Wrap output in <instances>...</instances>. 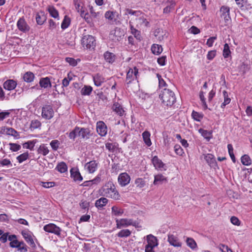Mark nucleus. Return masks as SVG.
Listing matches in <instances>:
<instances>
[{
	"label": "nucleus",
	"mask_w": 252,
	"mask_h": 252,
	"mask_svg": "<svg viewBox=\"0 0 252 252\" xmlns=\"http://www.w3.org/2000/svg\"><path fill=\"white\" fill-rule=\"evenodd\" d=\"M108 200L105 197H101L95 202V206L98 209H101L108 203Z\"/></svg>",
	"instance_id": "obj_22"
},
{
	"label": "nucleus",
	"mask_w": 252,
	"mask_h": 252,
	"mask_svg": "<svg viewBox=\"0 0 252 252\" xmlns=\"http://www.w3.org/2000/svg\"><path fill=\"white\" fill-rule=\"evenodd\" d=\"M124 34L125 32L123 30L116 27L110 31L108 38L109 40H111L114 42H117L122 39Z\"/></svg>",
	"instance_id": "obj_3"
},
{
	"label": "nucleus",
	"mask_w": 252,
	"mask_h": 252,
	"mask_svg": "<svg viewBox=\"0 0 252 252\" xmlns=\"http://www.w3.org/2000/svg\"><path fill=\"white\" fill-rule=\"evenodd\" d=\"M229 8L227 6H223L220 8V12L222 13L221 16L223 17L225 21H228L230 19L229 16Z\"/></svg>",
	"instance_id": "obj_27"
},
{
	"label": "nucleus",
	"mask_w": 252,
	"mask_h": 252,
	"mask_svg": "<svg viewBox=\"0 0 252 252\" xmlns=\"http://www.w3.org/2000/svg\"><path fill=\"white\" fill-rule=\"evenodd\" d=\"M224 101L221 105V108H224L227 104H228L231 101V99L228 97L227 92L226 91H223L222 92Z\"/></svg>",
	"instance_id": "obj_37"
},
{
	"label": "nucleus",
	"mask_w": 252,
	"mask_h": 252,
	"mask_svg": "<svg viewBox=\"0 0 252 252\" xmlns=\"http://www.w3.org/2000/svg\"><path fill=\"white\" fill-rule=\"evenodd\" d=\"M126 15H131V16H133V17L135 18L138 15L140 14V11H134L131 9H126Z\"/></svg>",
	"instance_id": "obj_55"
},
{
	"label": "nucleus",
	"mask_w": 252,
	"mask_h": 252,
	"mask_svg": "<svg viewBox=\"0 0 252 252\" xmlns=\"http://www.w3.org/2000/svg\"><path fill=\"white\" fill-rule=\"evenodd\" d=\"M187 245L192 249L196 248L197 244L193 239L191 238H188L186 240Z\"/></svg>",
	"instance_id": "obj_44"
},
{
	"label": "nucleus",
	"mask_w": 252,
	"mask_h": 252,
	"mask_svg": "<svg viewBox=\"0 0 252 252\" xmlns=\"http://www.w3.org/2000/svg\"><path fill=\"white\" fill-rule=\"evenodd\" d=\"M152 162L156 169L161 171L166 170L165 164L158 156H154L152 159Z\"/></svg>",
	"instance_id": "obj_8"
},
{
	"label": "nucleus",
	"mask_w": 252,
	"mask_h": 252,
	"mask_svg": "<svg viewBox=\"0 0 252 252\" xmlns=\"http://www.w3.org/2000/svg\"><path fill=\"white\" fill-rule=\"evenodd\" d=\"M162 48L161 45L154 44L151 47V51L155 55H159L162 52Z\"/></svg>",
	"instance_id": "obj_31"
},
{
	"label": "nucleus",
	"mask_w": 252,
	"mask_h": 252,
	"mask_svg": "<svg viewBox=\"0 0 252 252\" xmlns=\"http://www.w3.org/2000/svg\"><path fill=\"white\" fill-rule=\"evenodd\" d=\"M34 78V75L33 73L31 72H27L24 74L23 76V79L27 82H32Z\"/></svg>",
	"instance_id": "obj_34"
},
{
	"label": "nucleus",
	"mask_w": 252,
	"mask_h": 252,
	"mask_svg": "<svg viewBox=\"0 0 252 252\" xmlns=\"http://www.w3.org/2000/svg\"><path fill=\"white\" fill-rule=\"evenodd\" d=\"M241 162L243 165H249L251 163V160L249 156L245 155L241 158Z\"/></svg>",
	"instance_id": "obj_45"
},
{
	"label": "nucleus",
	"mask_w": 252,
	"mask_h": 252,
	"mask_svg": "<svg viewBox=\"0 0 252 252\" xmlns=\"http://www.w3.org/2000/svg\"><path fill=\"white\" fill-rule=\"evenodd\" d=\"M218 248L221 252H232V251L227 246L224 244H220Z\"/></svg>",
	"instance_id": "obj_61"
},
{
	"label": "nucleus",
	"mask_w": 252,
	"mask_h": 252,
	"mask_svg": "<svg viewBox=\"0 0 252 252\" xmlns=\"http://www.w3.org/2000/svg\"><path fill=\"white\" fill-rule=\"evenodd\" d=\"M112 109L117 115L120 117L126 115V111L123 106L118 102H114Z\"/></svg>",
	"instance_id": "obj_14"
},
{
	"label": "nucleus",
	"mask_w": 252,
	"mask_h": 252,
	"mask_svg": "<svg viewBox=\"0 0 252 252\" xmlns=\"http://www.w3.org/2000/svg\"><path fill=\"white\" fill-rule=\"evenodd\" d=\"M81 41L83 46L87 49H93L95 45V40L94 36L91 35H84Z\"/></svg>",
	"instance_id": "obj_5"
},
{
	"label": "nucleus",
	"mask_w": 252,
	"mask_h": 252,
	"mask_svg": "<svg viewBox=\"0 0 252 252\" xmlns=\"http://www.w3.org/2000/svg\"><path fill=\"white\" fill-rule=\"evenodd\" d=\"M150 136H151V134L148 131H145L142 133V137H143V139L144 141V143L148 147L152 145V142L151 141Z\"/></svg>",
	"instance_id": "obj_28"
},
{
	"label": "nucleus",
	"mask_w": 252,
	"mask_h": 252,
	"mask_svg": "<svg viewBox=\"0 0 252 252\" xmlns=\"http://www.w3.org/2000/svg\"><path fill=\"white\" fill-rule=\"evenodd\" d=\"M133 21L135 22L136 26L138 28H145L149 26V22L145 17L143 13L140 12V14L138 15L136 17H133L131 19V21Z\"/></svg>",
	"instance_id": "obj_4"
},
{
	"label": "nucleus",
	"mask_w": 252,
	"mask_h": 252,
	"mask_svg": "<svg viewBox=\"0 0 252 252\" xmlns=\"http://www.w3.org/2000/svg\"><path fill=\"white\" fill-rule=\"evenodd\" d=\"M96 130L97 133L101 136H105L107 134V126L102 121H99L96 124Z\"/></svg>",
	"instance_id": "obj_16"
},
{
	"label": "nucleus",
	"mask_w": 252,
	"mask_h": 252,
	"mask_svg": "<svg viewBox=\"0 0 252 252\" xmlns=\"http://www.w3.org/2000/svg\"><path fill=\"white\" fill-rule=\"evenodd\" d=\"M93 91V88L90 86H85L81 90V93L83 95H89Z\"/></svg>",
	"instance_id": "obj_36"
},
{
	"label": "nucleus",
	"mask_w": 252,
	"mask_h": 252,
	"mask_svg": "<svg viewBox=\"0 0 252 252\" xmlns=\"http://www.w3.org/2000/svg\"><path fill=\"white\" fill-rule=\"evenodd\" d=\"M131 234V231L129 229H123L121 230L118 234L117 236L119 237L123 238L127 237L130 236Z\"/></svg>",
	"instance_id": "obj_40"
},
{
	"label": "nucleus",
	"mask_w": 252,
	"mask_h": 252,
	"mask_svg": "<svg viewBox=\"0 0 252 252\" xmlns=\"http://www.w3.org/2000/svg\"><path fill=\"white\" fill-rule=\"evenodd\" d=\"M117 227L121 228L123 227H127L129 225L136 226L137 223L131 219H121L116 220Z\"/></svg>",
	"instance_id": "obj_7"
},
{
	"label": "nucleus",
	"mask_w": 252,
	"mask_h": 252,
	"mask_svg": "<svg viewBox=\"0 0 252 252\" xmlns=\"http://www.w3.org/2000/svg\"><path fill=\"white\" fill-rule=\"evenodd\" d=\"M164 182H167V179L163 175L158 174L155 175L154 184L156 185L158 184H162Z\"/></svg>",
	"instance_id": "obj_26"
},
{
	"label": "nucleus",
	"mask_w": 252,
	"mask_h": 252,
	"mask_svg": "<svg viewBox=\"0 0 252 252\" xmlns=\"http://www.w3.org/2000/svg\"><path fill=\"white\" fill-rule=\"evenodd\" d=\"M216 55V50H211L208 52L207 58L209 60H212Z\"/></svg>",
	"instance_id": "obj_63"
},
{
	"label": "nucleus",
	"mask_w": 252,
	"mask_h": 252,
	"mask_svg": "<svg viewBox=\"0 0 252 252\" xmlns=\"http://www.w3.org/2000/svg\"><path fill=\"white\" fill-rule=\"evenodd\" d=\"M175 5V3L174 1H172L169 2V4H168L166 7L163 9V13H169L172 10L174 9V6Z\"/></svg>",
	"instance_id": "obj_41"
},
{
	"label": "nucleus",
	"mask_w": 252,
	"mask_h": 252,
	"mask_svg": "<svg viewBox=\"0 0 252 252\" xmlns=\"http://www.w3.org/2000/svg\"><path fill=\"white\" fill-rule=\"evenodd\" d=\"M116 14L115 12L107 11L105 13V17L108 20L112 21L115 19Z\"/></svg>",
	"instance_id": "obj_46"
},
{
	"label": "nucleus",
	"mask_w": 252,
	"mask_h": 252,
	"mask_svg": "<svg viewBox=\"0 0 252 252\" xmlns=\"http://www.w3.org/2000/svg\"><path fill=\"white\" fill-rule=\"evenodd\" d=\"M73 2L75 8L77 12H79V11H81V9L83 8L82 5H81V0H74Z\"/></svg>",
	"instance_id": "obj_59"
},
{
	"label": "nucleus",
	"mask_w": 252,
	"mask_h": 252,
	"mask_svg": "<svg viewBox=\"0 0 252 252\" xmlns=\"http://www.w3.org/2000/svg\"><path fill=\"white\" fill-rule=\"evenodd\" d=\"M162 102L166 106H172L176 101L174 93L169 89H164L159 94Z\"/></svg>",
	"instance_id": "obj_2"
},
{
	"label": "nucleus",
	"mask_w": 252,
	"mask_h": 252,
	"mask_svg": "<svg viewBox=\"0 0 252 252\" xmlns=\"http://www.w3.org/2000/svg\"><path fill=\"white\" fill-rule=\"evenodd\" d=\"M132 22L131 21L129 22L131 33L134 35L135 37L139 39L140 37L139 32L133 27V26L132 25Z\"/></svg>",
	"instance_id": "obj_42"
},
{
	"label": "nucleus",
	"mask_w": 252,
	"mask_h": 252,
	"mask_svg": "<svg viewBox=\"0 0 252 252\" xmlns=\"http://www.w3.org/2000/svg\"><path fill=\"white\" fill-rule=\"evenodd\" d=\"M35 143V142L34 140L29 141L23 144V147L32 150L33 149Z\"/></svg>",
	"instance_id": "obj_54"
},
{
	"label": "nucleus",
	"mask_w": 252,
	"mask_h": 252,
	"mask_svg": "<svg viewBox=\"0 0 252 252\" xmlns=\"http://www.w3.org/2000/svg\"><path fill=\"white\" fill-rule=\"evenodd\" d=\"M48 11L50 15L54 18H57L59 17V13L58 11L54 7H49L48 8Z\"/></svg>",
	"instance_id": "obj_47"
},
{
	"label": "nucleus",
	"mask_w": 252,
	"mask_h": 252,
	"mask_svg": "<svg viewBox=\"0 0 252 252\" xmlns=\"http://www.w3.org/2000/svg\"><path fill=\"white\" fill-rule=\"evenodd\" d=\"M104 57L106 62L112 63L115 61V56L112 53L106 52L104 54Z\"/></svg>",
	"instance_id": "obj_35"
},
{
	"label": "nucleus",
	"mask_w": 252,
	"mask_h": 252,
	"mask_svg": "<svg viewBox=\"0 0 252 252\" xmlns=\"http://www.w3.org/2000/svg\"><path fill=\"white\" fill-rule=\"evenodd\" d=\"M43 229L47 232L54 233L57 235H60L61 229L54 223H49L45 225Z\"/></svg>",
	"instance_id": "obj_9"
},
{
	"label": "nucleus",
	"mask_w": 252,
	"mask_h": 252,
	"mask_svg": "<svg viewBox=\"0 0 252 252\" xmlns=\"http://www.w3.org/2000/svg\"><path fill=\"white\" fill-rule=\"evenodd\" d=\"M106 148L110 152H113L115 150L116 146L115 144L111 143H107L105 144Z\"/></svg>",
	"instance_id": "obj_62"
},
{
	"label": "nucleus",
	"mask_w": 252,
	"mask_h": 252,
	"mask_svg": "<svg viewBox=\"0 0 252 252\" xmlns=\"http://www.w3.org/2000/svg\"><path fill=\"white\" fill-rule=\"evenodd\" d=\"M36 21L38 25H42L45 21V17L43 14L40 15L37 14L36 16Z\"/></svg>",
	"instance_id": "obj_51"
},
{
	"label": "nucleus",
	"mask_w": 252,
	"mask_h": 252,
	"mask_svg": "<svg viewBox=\"0 0 252 252\" xmlns=\"http://www.w3.org/2000/svg\"><path fill=\"white\" fill-rule=\"evenodd\" d=\"M29 153L28 152H27L17 157L16 159L19 162V163H21L23 161L26 160L29 158Z\"/></svg>",
	"instance_id": "obj_38"
},
{
	"label": "nucleus",
	"mask_w": 252,
	"mask_h": 252,
	"mask_svg": "<svg viewBox=\"0 0 252 252\" xmlns=\"http://www.w3.org/2000/svg\"><path fill=\"white\" fill-rule=\"evenodd\" d=\"M174 149L175 153L179 156H183V155L184 154V150L180 145L176 144L174 146Z\"/></svg>",
	"instance_id": "obj_50"
},
{
	"label": "nucleus",
	"mask_w": 252,
	"mask_h": 252,
	"mask_svg": "<svg viewBox=\"0 0 252 252\" xmlns=\"http://www.w3.org/2000/svg\"><path fill=\"white\" fill-rule=\"evenodd\" d=\"M111 209L112 215L115 216H121L124 212V210L118 206H113Z\"/></svg>",
	"instance_id": "obj_30"
},
{
	"label": "nucleus",
	"mask_w": 252,
	"mask_h": 252,
	"mask_svg": "<svg viewBox=\"0 0 252 252\" xmlns=\"http://www.w3.org/2000/svg\"><path fill=\"white\" fill-rule=\"evenodd\" d=\"M70 23V18L66 15L64 16V19L61 24V28L62 29L64 30L68 27Z\"/></svg>",
	"instance_id": "obj_39"
},
{
	"label": "nucleus",
	"mask_w": 252,
	"mask_h": 252,
	"mask_svg": "<svg viewBox=\"0 0 252 252\" xmlns=\"http://www.w3.org/2000/svg\"><path fill=\"white\" fill-rule=\"evenodd\" d=\"M17 85L16 81L13 80H8L3 83V88L8 91H11L15 88Z\"/></svg>",
	"instance_id": "obj_23"
},
{
	"label": "nucleus",
	"mask_w": 252,
	"mask_h": 252,
	"mask_svg": "<svg viewBox=\"0 0 252 252\" xmlns=\"http://www.w3.org/2000/svg\"><path fill=\"white\" fill-rule=\"evenodd\" d=\"M70 175L75 181H81L83 180V177L77 169L72 168L70 170Z\"/></svg>",
	"instance_id": "obj_20"
},
{
	"label": "nucleus",
	"mask_w": 252,
	"mask_h": 252,
	"mask_svg": "<svg viewBox=\"0 0 252 252\" xmlns=\"http://www.w3.org/2000/svg\"><path fill=\"white\" fill-rule=\"evenodd\" d=\"M37 152L38 154L46 156L49 153V151L48 147L45 144H41L38 148Z\"/></svg>",
	"instance_id": "obj_33"
},
{
	"label": "nucleus",
	"mask_w": 252,
	"mask_h": 252,
	"mask_svg": "<svg viewBox=\"0 0 252 252\" xmlns=\"http://www.w3.org/2000/svg\"><path fill=\"white\" fill-rule=\"evenodd\" d=\"M97 165L98 163L95 160H92L85 164V168L89 173H93L97 169Z\"/></svg>",
	"instance_id": "obj_19"
},
{
	"label": "nucleus",
	"mask_w": 252,
	"mask_h": 252,
	"mask_svg": "<svg viewBox=\"0 0 252 252\" xmlns=\"http://www.w3.org/2000/svg\"><path fill=\"white\" fill-rule=\"evenodd\" d=\"M138 69L134 67L133 68H129L126 74V81L127 84L130 83L132 81L137 79Z\"/></svg>",
	"instance_id": "obj_11"
},
{
	"label": "nucleus",
	"mask_w": 252,
	"mask_h": 252,
	"mask_svg": "<svg viewBox=\"0 0 252 252\" xmlns=\"http://www.w3.org/2000/svg\"><path fill=\"white\" fill-rule=\"evenodd\" d=\"M9 145L10 146V150L12 152H17L21 148V146L16 143H10Z\"/></svg>",
	"instance_id": "obj_53"
},
{
	"label": "nucleus",
	"mask_w": 252,
	"mask_h": 252,
	"mask_svg": "<svg viewBox=\"0 0 252 252\" xmlns=\"http://www.w3.org/2000/svg\"><path fill=\"white\" fill-rule=\"evenodd\" d=\"M146 240L147 241L146 246L156 247L158 245L157 238L152 234L148 235L146 236Z\"/></svg>",
	"instance_id": "obj_21"
},
{
	"label": "nucleus",
	"mask_w": 252,
	"mask_h": 252,
	"mask_svg": "<svg viewBox=\"0 0 252 252\" xmlns=\"http://www.w3.org/2000/svg\"><path fill=\"white\" fill-rule=\"evenodd\" d=\"M16 26L19 31L24 33H28L31 30L30 26L23 17L19 18L17 22Z\"/></svg>",
	"instance_id": "obj_6"
},
{
	"label": "nucleus",
	"mask_w": 252,
	"mask_h": 252,
	"mask_svg": "<svg viewBox=\"0 0 252 252\" xmlns=\"http://www.w3.org/2000/svg\"><path fill=\"white\" fill-rule=\"evenodd\" d=\"M39 85L41 88L47 89L48 88H51V83L49 78L48 77L45 78H41L39 81Z\"/></svg>",
	"instance_id": "obj_24"
},
{
	"label": "nucleus",
	"mask_w": 252,
	"mask_h": 252,
	"mask_svg": "<svg viewBox=\"0 0 252 252\" xmlns=\"http://www.w3.org/2000/svg\"><path fill=\"white\" fill-rule=\"evenodd\" d=\"M168 242L175 247H180L182 246V243L179 241L178 237L172 234L168 235Z\"/></svg>",
	"instance_id": "obj_15"
},
{
	"label": "nucleus",
	"mask_w": 252,
	"mask_h": 252,
	"mask_svg": "<svg viewBox=\"0 0 252 252\" xmlns=\"http://www.w3.org/2000/svg\"><path fill=\"white\" fill-rule=\"evenodd\" d=\"M118 181L122 187H125L129 183L130 177L127 173L126 172L122 173L119 175Z\"/></svg>",
	"instance_id": "obj_13"
},
{
	"label": "nucleus",
	"mask_w": 252,
	"mask_h": 252,
	"mask_svg": "<svg viewBox=\"0 0 252 252\" xmlns=\"http://www.w3.org/2000/svg\"><path fill=\"white\" fill-rule=\"evenodd\" d=\"M56 169L60 173H63L67 171V166L64 162H62L58 164Z\"/></svg>",
	"instance_id": "obj_32"
},
{
	"label": "nucleus",
	"mask_w": 252,
	"mask_h": 252,
	"mask_svg": "<svg viewBox=\"0 0 252 252\" xmlns=\"http://www.w3.org/2000/svg\"><path fill=\"white\" fill-rule=\"evenodd\" d=\"M78 136L83 138H88L90 133V130L85 128H80L78 127Z\"/></svg>",
	"instance_id": "obj_29"
},
{
	"label": "nucleus",
	"mask_w": 252,
	"mask_h": 252,
	"mask_svg": "<svg viewBox=\"0 0 252 252\" xmlns=\"http://www.w3.org/2000/svg\"><path fill=\"white\" fill-rule=\"evenodd\" d=\"M78 127H75V128L68 134L69 138L71 139L74 140L76 137L78 136Z\"/></svg>",
	"instance_id": "obj_56"
},
{
	"label": "nucleus",
	"mask_w": 252,
	"mask_h": 252,
	"mask_svg": "<svg viewBox=\"0 0 252 252\" xmlns=\"http://www.w3.org/2000/svg\"><path fill=\"white\" fill-rule=\"evenodd\" d=\"M199 131L205 138L207 139L208 140L210 139V135L211 134L210 132L203 129H200L199 130Z\"/></svg>",
	"instance_id": "obj_60"
},
{
	"label": "nucleus",
	"mask_w": 252,
	"mask_h": 252,
	"mask_svg": "<svg viewBox=\"0 0 252 252\" xmlns=\"http://www.w3.org/2000/svg\"><path fill=\"white\" fill-rule=\"evenodd\" d=\"M191 116L192 118L198 122L201 121V120L203 118V115L199 113L196 111H193L191 114Z\"/></svg>",
	"instance_id": "obj_49"
},
{
	"label": "nucleus",
	"mask_w": 252,
	"mask_h": 252,
	"mask_svg": "<svg viewBox=\"0 0 252 252\" xmlns=\"http://www.w3.org/2000/svg\"><path fill=\"white\" fill-rule=\"evenodd\" d=\"M41 126V123L37 120H32L30 125V128L31 130H33L38 128Z\"/></svg>",
	"instance_id": "obj_43"
},
{
	"label": "nucleus",
	"mask_w": 252,
	"mask_h": 252,
	"mask_svg": "<svg viewBox=\"0 0 252 252\" xmlns=\"http://www.w3.org/2000/svg\"><path fill=\"white\" fill-rule=\"evenodd\" d=\"M49 23V29L51 31H53L57 27V24L52 19H50L48 21Z\"/></svg>",
	"instance_id": "obj_64"
},
{
	"label": "nucleus",
	"mask_w": 252,
	"mask_h": 252,
	"mask_svg": "<svg viewBox=\"0 0 252 252\" xmlns=\"http://www.w3.org/2000/svg\"><path fill=\"white\" fill-rule=\"evenodd\" d=\"M135 184L137 187L142 188L146 185V182L142 178H137L135 181Z\"/></svg>",
	"instance_id": "obj_48"
},
{
	"label": "nucleus",
	"mask_w": 252,
	"mask_h": 252,
	"mask_svg": "<svg viewBox=\"0 0 252 252\" xmlns=\"http://www.w3.org/2000/svg\"><path fill=\"white\" fill-rule=\"evenodd\" d=\"M54 111L50 105H45L42 109V117L47 120H50L54 116Z\"/></svg>",
	"instance_id": "obj_10"
},
{
	"label": "nucleus",
	"mask_w": 252,
	"mask_h": 252,
	"mask_svg": "<svg viewBox=\"0 0 252 252\" xmlns=\"http://www.w3.org/2000/svg\"><path fill=\"white\" fill-rule=\"evenodd\" d=\"M93 80L95 86L99 87L105 82L104 78L101 75L97 74L93 77Z\"/></svg>",
	"instance_id": "obj_25"
},
{
	"label": "nucleus",
	"mask_w": 252,
	"mask_h": 252,
	"mask_svg": "<svg viewBox=\"0 0 252 252\" xmlns=\"http://www.w3.org/2000/svg\"><path fill=\"white\" fill-rule=\"evenodd\" d=\"M199 97L200 100L202 103L203 106L205 109H207L208 106L206 102V99L204 97V92L202 91H200L199 93Z\"/></svg>",
	"instance_id": "obj_57"
},
{
	"label": "nucleus",
	"mask_w": 252,
	"mask_h": 252,
	"mask_svg": "<svg viewBox=\"0 0 252 252\" xmlns=\"http://www.w3.org/2000/svg\"><path fill=\"white\" fill-rule=\"evenodd\" d=\"M22 235L26 241L32 247L35 246V244L32 237V233L28 230L22 231Z\"/></svg>",
	"instance_id": "obj_17"
},
{
	"label": "nucleus",
	"mask_w": 252,
	"mask_h": 252,
	"mask_svg": "<svg viewBox=\"0 0 252 252\" xmlns=\"http://www.w3.org/2000/svg\"><path fill=\"white\" fill-rule=\"evenodd\" d=\"M0 133L2 134L11 135L16 138L19 136L18 132L14 128L6 126H2L0 128Z\"/></svg>",
	"instance_id": "obj_12"
},
{
	"label": "nucleus",
	"mask_w": 252,
	"mask_h": 252,
	"mask_svg": "<svg viewBox=\"0 0 252 252\" xmlns=\"http://www.w3.org/2000/svg\"><path fill=\"white\" fill-rule=\"evenodd\" d=\"M100 192L103 196L111 198L115 200H119L120 195L116 189L114 184L109 181L100 189Z\"/></svg>",
	"instance_id": "obj_1"
},
{
	"label": "nucleus",
	"mask_w": 252,
	"mask_h": 252,
	"mask_svg": "<svg viewBox=\"0 0 252 252\" xmlns=\"http://www.w3.org/2000/svg\"><path fill=\"white\" fill-rule=\"evenodd\" d=\"M204 159L208 165L211 167H215L217 166V162L214 155L211 154L203 155Z\"/></svg>",
	"instance_id": "obj_18"
},
{
	"label": "nucleus",
	"mask_w": 252,
	"mask_h": 252,
	"mask_svg": "<svg viewBox=\"0 0 252 252\" xmlns=\"http://www.w3.org/2000/svg\"><path fill=\"white\" fill-rule=\"evenodd\" d=\"M230 53V50H229V47L228 45V44L225 43L223 47V56L224 58H227L229 54Z\"/></svg>",
	"instance_id": "obj_58"
},
{
	"label": "nucleus",
	"mask_w": 252,
	"mask_h": 252,
	"mask_svg": "<svg viewBox=\"0 0 252 252\" xmlns=\"http://www.w3.org/2000/svg\"><path fill=\"white\" fill-rule=\"evenodd\" d=\"M16 248L18 249V251L21 252H27V247L23 242H21Z\"/></svg>",
	"instance_id": "obj_52"
}]
</instances>
